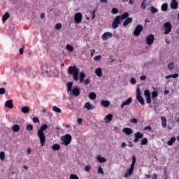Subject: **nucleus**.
<instances>
[{
    "instance_id": "1",
    "label": "nucleus",
    "mask_w": 179,
    "mask_h": 179,
    "mask_svg": "<svg viewBox=\"0 0 179 179\" xmlns=\"http://www.w3.org/2000/svg\"><path fill=\"white\" fill-rule=\"evenodd\" d=\"M46 129H48V125L42 124L37 132L38 138H39L41 148H43L45 145L46 138L44 131H45Z\"/></svg>"
},
{
    "instance_id": "2",
    "label": "nucleus",
    "mask_w": 179,
    "mask_h": 179,
    "mask_svg": "<svg viewBox=\"0 0 179 179\" xmlns=\"http://www.w3.org/2000/svg\"><path fill=\"white\" fill-rule=\"evenodd\" d=\"M68 73L69 75H73V78L75 80H79V69L76 66L73 65L69 66Z\"/></svg>"
},
{
    "instance_id": "3",
    "label": "nucleus",
    "mask_w": 179,
    "mask_h": 179,
    "mask_svg": "<svg viewBox=\"0 0 179 179\" xmlns=\"http://www.w3.org/2000/svg\"><path fill=\"white\" fill-rule=\"evenodd\" d=\"M73 86V83L69 82L67 83V92H71L72 96H80V89L78 86H74V87L72 89V87Z\"/></svg>"
},
{
    "instance_id": "4",
    "label": "nucleus",
    "mask_w": 179,
    "mask_h": 179,
    "mask_svg": "<svg viewBox=\"0 0 179 179\" xmlns=\"http://www.w3.org/2000/svg\"><path fill=\"white\" fill-rule=\"evenodd\" d=\"M136 163V157L135 155L132 156V162L131 164L130 168L127 170V172L124 173V177L126 178L129 177V176H132L134 173V169H135V164Z\"/></svg>"
},
{
    "instance_id": "5",
    "label": "nucleus",
    "mask_w": 179,
    "mask_h": 179,
    "mask_svg": "<svg viewBox=\"0 0 179 179\" xmlns=\"http://www.w3.org/2000/svg\"><path fill=\"white\" fill-rule=\"evenodd\" d=\"M61 141L63 142L64 146H68L72 142V136L71 134H65L61 137Z\"/></svg>"
},
{
    "instance_id": "6",
    "label": "nucleus",
    "mask_w": 179,
    "mask_h": 179,
    "mask_svg": "<svg viewBox=\"0 0 179 179\" xmlns=\"http://www.w3.org/2000/svg\"><path fill=\"white\" fill-rule=\"evenodd\" d=\"M141 89L137 87L136 89V99L138 100V103H141V106H145V99L141 95Z\"/></svg>"
},
{
    "instance_id": "7",
    "label": "nucleus",
    "mask_w": 179,
    "mask_h": 179,
    "mask_svg": "<svg viewBox=\"0 0 179 179\" xmlns=\"http://www.w3.org/2000/svg\"><path fill=\"white\" fill-rule=\"evenodd\" d=\"M164 34H170V32L171 31V29H173V26L171 25V22H166L164 24Z\"/></svg>"
},
{
    "instance_id": "8",
    "label": "nucleus",
    "mask_w": 179,
    "mask_h": 179,
    "mask_svg": "<svg viewBox=\"0 0 179 179\" xmlns=\"http://www.w3.org/2000/svg\"><path fill=\"white\" fill-rule=\"evenodd\" d=\"M118 24H121V17L120 15L116 16L114 19L112 23L113 29H118Z\"/></svg>"
},
{
    "instance_id": "9",
    "label": "nucleus",
    "mask_w": 179,
    "mask_h": 179,
    "mask_svg": "<svg viewBox=\"0 0 179 179\" xmlns=\"http://www.w3.org/2000/svg\"><path fill=\"white\" fill-rule=\"evenodd\" d=\"M143 30V27L141 24H138L136 27L134 31V36H136V37H138L142 33V31Z\"/></svg>"
},
{
    "instance_id": "10",
    "label": "nucleus",
    "mask_w": 179,
    "mask_h": 179,
    "mask_svg": "<svg viewBox=\"0 0 179 179\" xmlns=\"http://www.w3.org/2000/svg\"><path fill=\"white\" fill-rule=\"evenodd\" d=\"M145 41L148 45H152V44H153V43L155 42V35L153 34L148 35L146 37Z\"/></svg>"
},
{
    "instance_id": "11",
    "label": "nucleus",
    "mask_w": 179,
    "mask_h": 179,
    "mask_svg": "<svg viewBox=\"0 0 179 179\" xmlns=\"http://www.w3.org/2000/svg\"><path fill=\"white\" fill-rule=\"evenodd\" d=\"M142 138H143V134H142L139 131H137L136 134H134V139L133 142L134 143H138L139 140L142 139Z\"/></svg>"
},
{
    "instance_id": "12",
    "label": "nucleus",
    "mask_w": 179,
    "mask_h": 179,
    "mask_svg": "<svg viewBox=\"0 0 179 179\" xmlns=\"http://www.w3.org/2000/svg\"><path fill=\"white\" fill-rule=\"evenodd\" d=\"M82 13H77L75 14L74 15V21L75 23L79 24L80 23V22H82Z\"/></svg>"
},
{
    "instance_id": "13",
    "label": "nucleus",
    "mask_w": 179,
    "mask_h": 179,
    "mask_svg": "<svg viewBox=\"0 0 179 179\" xmlns=\"http://www.w3.org/2000/svg\"><path fill=\"white\" fill-rule=\"evenodd\" d=\"M113 38V33L111 32H105L102 36L101 38L102 40H108V38Z\"/></svg>"
},
{
    "instance_id": "14",
    "label": "nucleus",
    "mask_w": 179,
    "mask_h": 179,
    "mask_svg": "<svg viewBox=\"0 0 179 179\" xmlns=\"http://www.w3.org/2000/svg\"><path fill=\"white\" fill-rule=\"evenodd\" d=\"M132 103V98L129 97L121 104V108H124L125 106H129Z\"/></svg>"
},
{
    "instance_id": "15",
    "label": "nucleus",
    "mask_w": 179,
    "mask_h": 179,
    "mask_svg": "<svg viewBox=\"0 0 179 179\" xmlns=\"http://www.w3.org/2000/svg\"><path fill=\"white\" fill-rule=\"evenodd\" d=\"M122 132L126 135H131V134H134V130L131 128L125 127L123 129Z\"/></svg>"
},
{
    "instance_id": "16",
    "label": "nucleus",
    "mask_w": 179,
    "mask_h": 179,
    "mask_svg": "<svg viewBox=\"0 0 179 179\" xmlns=\"http://www.w3.org/2000/svg\"><path fill=\"white\" fill-rule=\"evenodd\" d=\"M171 9H177L178 8V2H177V0H171Z\"/></svg>"
},
{
    "instance_id": "17",
    "label": "nucleus",
    "mask_w": 179,
    "mask_h": 179,
    "mask_svg": "<svg viewBox=\"0 0 179 179\" xmlns=\"http://www.w3.org/2000/svg\"><path fill=\"white\" fill-rule=\"evenodd\" d=\"M5 107L8 108H13V100H8L5 103Z\"/></svg>"
},
{
    "instance_id": "18",
    "label": "nucleus",
    "mask_w": 179,
    "mask_h": 179,
    "mask_svg": "<svg viewBox=\"0 0 179 179\" xmlns=\"http://www.w3.org/2000/svg\"><path fill=\"white\" fill-rule=\"evenodd\" d=\"M100 104L102 107H105V108H107V107H110V101H108L107 100L101 101Z\"/></svg>"
},
{
    "instance_id": "19",
    "label": "nucleus",
    "mask_w": 179,
    "mask_h": 179,
    "mask_svg": "<svg viewBox=\"0 0 179 179\" xmlns=\"http://www.w3.org/2000/svg\"><path fill=\"white\" fill-rule=\"evenodd\" d=\"M10 17V15L9 14V12H6L5 14L2 16V22L3 23H5L8 19Z\"/></svg>"
},
{
    "instance_id": "20",
    "label": "nucleus",
    "mask_w": 179,
    "mask_h": 179,
    "mask_svg": "<svg viewBox=\"0 0 179 179\" xmlns=\"http://www.w3.org/2000/svg\"><path fill=\"white\" fill-rule=\"evenodd\" d=\"M132 17H128L127 18L124 22H123V27H127V25L129 24V23H132Z\"/></svg>"
},
{
    "instance_id": "21",
    "label": "nucleus",
    "mask_w": 179,
    "mask_h": 179,
    "mask_svg": "<svg viewBox=\"0 0 179 179\" xmlns=\"http://www.w3.org/2000/svg\"><path fill=\"white\" fill-rule=\"evenodd\" d=\"M96 159L99 163H106V162H107V159L101 157V155H97Z\"/></svg>"
},
{
    "instance_id": "22",
    "label": "nucleus",
    "mask_w": 179,
    "mask_h": 179,
    "mask_svg": "<svg viewBox=\"0 0 179 179\" xmlns=\"http://www.w3.org/2000/svg\"><path fill=\"white\" fill-rule=\"evenodd\" d=\"M21 111L23 114H29V113H30V108L29 106H23L21 108Z\"/></svg>"
},
{
    "instance_id": "23",
    "label": "nucleus",
    "mask_w": 179,
    "mask_h": 179,
    "mask_svg": "<svg viewBox=\"0 0 179 179\" xmlns=\"http://www.w3.org/2000/svg\"><path fill=\"white\" fill-rule=\"evenodd\" d=\"M84 108H87V110H93L94 108L93 107V105L90 103V102H86L84 106Z\"/></svg>"
},
{
    "instance_id": "24",
    "label": "nucleus",
    "mask_w": 179,
    "mask_h": 179,
    "mask_svg": "<svg viewBox=\"0 0 179 179\" xmlns=\"http://www.w3.org/2000/svg\"><path fill=\"white\" fill-rule=\"evenodd\" d=\"M85 78H86V74L83 71H81L80 73V83L85 82Z\"/></svg>"
},
{
    "instance_id": "25",
    "label": "nucleus",
    "mask_w": 179,
    "mask_h": 179,
    "mask_svg": "<svg viewBox=\"0 0 179 179\" xmlns=\"http://www.w3.org/2000/svg\"><path fill=\"white\" fill-rule=\"evenodd\" d=\"M106 124H110V121H113V115L108 114L105 117Z\"/></svg>"
},
{
    "instance_id": "26",
    "label": "nucleus",
    "mask_w": 179,
    "mask_h": 179,
    "mask_svg": "<svg viewBox=\"0 0 179 179\" xmlns=\"http://www.w3.org/2000/svg\"><path fill=\"white\" fill-rule=\"evenodd\" d=\"M95 73L96 76L99 78H101L103 76V71H101V68H98L95 70Z\"/></svg>"
},
{
    "instance_id": "27",
    "label": "nucleus",
    "mask_w": 179,
    "mask_h": 179,
    "mask_svg": "<svg viewBox=\"0 0 179 179\" xmlns=\"http://www.w3.org/2000/svg\"><path fill=\"white\" fill-rule=\"evenodd\" d=\"M161 121L162 127L164 128H166V127H167V119L166 118V117H162Z\"/></svg>"
},
{
    "instance_id": "28",
    "label": "nucleus",
    "mask_w": 179,
    "mask_h": 179,
    "mask_svg": "<svg viewBox=\"0 0 179 179\" xmlns=\"http://www.w3.org/2000/svg\"><path fill=\"white\" fill-rule=\"evenodd\" d=\"M52 150H59L61 149V145L59 144H53L51 147Z\"/></svg>"
},
{
    "instance_id": "29",
    "label": "nucleus",
    "mask_w": 179,
    "mask_h": 179,
    "mask_svg": "<svg viewBox=\"0 0 179 179\" xmlns=\"http://www.w3.org/2000/svg\"><path fill=\"white\" fill-rule=\"evenodd\" d=\"M129 16V13L128 12H125L122 15H120V20H124V19H127Z\"/></svg>"
},
{
    "instance_id": "30",
    "label": "nucleus",
    "mask_w": 179,
    "mask_h": 179,
    "mask_svg": "<svg viewBox=\"0 0 179 179\" xmlns=\"http://www.w3.org/2000/svg\"><path fill=\"white\" fill-rule=\"evenodd\" d=\"M168 8H169V5L167 4V3H164L162 5L161 9H162V12H166Z\"/></svg>"
},
{
    "instance_id": "31",
    "label": "nucleus",
    "mask_w": 179,
    "mask_h": 179,
    "mask_svg": "<svg viewBox=\"0 0 179 179\" xmlns=\"http://www.w3.org/2000/svg\"><path fill=\"white\" fill-rule=\"evenodd\" d=\"M176 142V137H171L170 141H168L167 145L169 146H171L173 145V143H174Z\"/></svg>"
},
{
    "instance_id": "32",
    "label": "nucleus",
    "mask_w": 179,
    "mask_h": 179,
    "mask_svg": "<svg viewBox=\"0 0 179 179\" xmlns=\"http://www.w3.org/2000/svg\"><path fill=\"white\" fill-rule=\"evenodd\" d=\"M13 132H19L20 131V126L19 124H15L13 127Z\"/></svg>"
},
{
    "instance_id": "33",
    "label": "nucleus",
    "mask_w": 179,
    "mask_h": 179,
    "mask_svg": "<svg viewBox=\"0 0 179 179\" xmlns=\"http://www.w3.org/2000/svg\"><path fill=\"white\" fill-rule=\"evenodd\" d=\"M66 50H67V51H70V52H73V46L68 44L66 45Z\"/></svg>"
},
{
    "instance_id": "34",
    "label": "nucleus",
    "mask_w": 179,
    "mask_h": 179,
    "mask_svg": "<svg viewBox=\"0 0 179 179\" xmlns=\"http://www.w3.org/2000/svg\"><path fill=\"white\" fill-rule=\"evenodd\" d=\"M148 141L147 138H144L141 140V145L142 146H145V145H148Z\"/></svg>"
},
{
    "instance_id": "35",
    "label": "nucleus",
    "mask_w": 179,
    "mask_h": 179,
    "mask_svg": "<svg viewBox=\"0 0 179 179\" xmlns=\"http://www.w3.org/2000/svg\"><path fill=\"white\" fill-rule=\"evenodd\" d=\"M89 98L90 99V100H94L96 99V93L90 92L89 94Z\"/></svg>"
},
{
    "instance_id": "36",
    "label": "nucleus",
    "mask_w": 179,
    "mask_h": 179,
    "mask_svg": "<svg viewBox=\"0 0 179 179\" xmlns=\"http://www.w3.org/2000/svg\"><path fill=\"white\" fill-rule=\"evenodd\" d=\"M178 76V73L175 74H171L166 77V79H169V78H173V79H176V78Z\"/></svg>"
},
{
    "instance_id": "37",
    "label": "nucleus",
    "mask_w": 179,
    "mask_h": 179,
    "mask_svg": "<svg viewBox=\"0 0 179 179\" xmlns=\"http://www.w3.org/2000/svg\"><path fill=\"white\" fill-rule=\"evenodd\" d=\"M146 1L147 0H143V2L141 4V8L143 10H144V9H146Z\"/></svg>"
},
{
    "instance_id": "38",
    "label": "nucleus",
    "mask_w": 179,
    "mask_h": 179,
    "mask_svg": "<svg viewBox=\"0 0 179 179\" xmlns=\"http://www.w3.org/2000/svg\"><path fill=\"white\" fill-rule=\"evenodd\" d=\"M52 110L53 111H55V113H62V110H61V108L57 107V106H53L52 107Z\"/></svg>"
},
{
    "instance_id": "39",
    "label": "nucleus",
    "mask_w": 179,
    "mask_h": 179,
    "mask_svg": "<svg viewBox=\"0 0 179 179\" xmlns=\"http://www.w3.org/2000/svg\"><path fill=\"white\" fill-rule=\"evenodd\" d=\"M55 29H56V30H61V29H62V24L61 23L56 24Z\"/></svg>"
},
{
    "instance_id": "40",
    "label": "nucleus",
    "mask_w": 179,
    "mask_h": 179,
    "mask_svg": "<svg viewBox=\"0 0 179 179\" xmlns=\"http://www.w3.org/2000/svg\"><path fill=\"white\" fill-rule=\"evenodd\" d=\"M168 69H169V71L174 69V63L173 62L169 63L168 64Z\"/></svg>"
},
{
    "instance_id": "41",
    "label": "nucleus",
    "mask_w": 179,
    "mask_h": 179,
    "mask_svg": "<svg viewBox=\"0 0 179 179\" xmlns=\"http://www.w3.org/2000/svg\"><path fill=\"white\" fill-rule=\"evenodd\" d=\"M70 179H79V176H78L76 174L71 173L70 175Z\"/></svg>"
},
{
    "instance_id": "42",
    "label": "nucleus",
    "mask_w": 179,
    "mask_h": 179,
    "mask_svg": "<svg viewBox=\"0 0 179 179\" xmlns=\"http://www.w3.org/2000/svg\"><path fill=\"white\" fill-rule=\"evenodd\" d=\"M90 170H92V166H90V165L85 166V171H87V173H89V171H90Z\"/></svg>"
},
{
    "instance_id": "43",
    "label": "nucleus",
    "mask_w": 179,
    "mask_h": 179,
    "mask_svg": "<svg viewBox=\"0 0 179 179\" xmlns=\"http://www.w3.org/2000/svg\"><path fill=\"white\" fill-rule=\"evenodd\" d=\"M144 96H145V97L150 96V91H149V90H145L144 91Z\"/></svg>"
},
{
    "instance_id": "44",
    "label": "nucleus",
    "mask_w": 179,
    "mask_h": 179,
    "mask_svg": "<svg viewBox=\"0 0 179 179\" xmlns=\"http://www.w3.org/2000/svg\"><path fill=\"white\" fill-rule=\"evenodd\" d=\"M111 13H113V15H117V13H118L117 8H112Z\"/></svg>"
},
{
    "instance_id": "45",
    "label": "nucleus",
    "mask_w": 179,
    "mask_h": 179,
    "mask_svg": "<svg viewBox=\"0 0 179 179\" xmlns=\"http://www.w3.org/2000/svg\"><path fill=\"white\" fill-rule=\"evenodd\" d=\"M157 96H158L157 92L153 91L152 92V99H156V97H157Z\"/></svg>"
},
{
    "instance_id": "46",
    "label": "nucleus",
    "mask_w": 179,
    "mask_h": 179,
    "mask_svg": "<svg viewBox=\"0 0 179 179\" xmlns=\"http://www.w3.org/2000/svg\"><path fill=\"white\" fill-rule=\"evenodd\" d=\"M0 159L1 160H3L5 159V152L1 151L0 152Z\"/></svg>"
},
{
    "instance_id": "47",
    "label": "nucleus",
    "mask_w": 179,
    "mask_h": 179,
    "mask_svg": "<svg viewBox=\"0 0 179 179\" xmlns=\"http://www.w3.org/2000/svg\"><path fill=\"white\" fill-rule=\"evenodd\" d=\"M98 173L99 174H104V171L103 170V168H101V166H99Z\"/></svg>"
},
{
    "instance_id": "48",
    "label": "nucleus",
    "mask_w": 179,
    "mask_h": 179,
    "mask_svg": "<svg viewBox=\"0 0 179 179\" xmlns=\"http://www.w3.org/2000/svg\"><path fill=\"white\" fill-rule=\"evenodd\" d=\"M146 103L150 104L152 103V98L150 96H146Z\"/></svg>"
},
{
    "instance_id": "49",
    "label": "nucleus",
    "mask_w": 179,
    "mask_h": 179,
    "mask_svg": "<svg viewBox=\"0 0 179 179\" xmlns=\"http://www.w3.org/2000/svg\"><path fill=\"white\" fill-rule=\"evenodd\" d=\"M89 83H90V78H87L86 80L84 81V85L87 86V85H89Z\"/></svg>"
},
{
    "instance_id": "50",
    "label": "nucleus",
    "mask_w": 179,
    "mask_h": 179,
    "mask_svg": "<svg viewBox=\"0 0 179 179\" xmlns=\"http://www.w3.org/2000/svg\"><path fill=\"white\" fill-rule=\"evenodd\" d=\"M151 12H152V13H157V12H158V10H157V8L152 6L151 7Z\"/></svg>"
},
{
    "instance_id": "51",
    "label": "nucleus",
    "mask_w": 179,
    "mask_h": 179,
    "mask_svg": "<svg viewBox=\"0 0 179 179\" xmlns=\"http://www.w3.org/2000/svg\"><path fill=\"white\" fill-rule=\"evenodd\" d=\"M27 131H33V125H31V124H28V125L27 126Z\"/></svg>"
},
{
    "instance_id": "52",
    "label": "nucleus",
    "mask_w": 179,
    "mask_h": 179,
    "mask_svg": "<svg viewBox=\"0 0 179 179\" xmlns=\"http://www.w3.org/2000/svg\"><path fill=\"white\" fill-rule=\"evenodd\" d=\"M6 90L3 87L0 88V94H5Z\"/></svg>"
},
{
    "instance_id": "53",
    "label": "nucleus",
    "mask_w": 179,
    "mask_h": 179,
    "mask_svg": "<svg viewBox=\"0 0 179 179\" xmlns=\"http://www.w3.org/2000/svg\"><path fill=\"white\" fill-rule=\"evenodd\" d=\"M130 83H131V85H135L136 83V80L134 78H131L130 79Z\"/></svg>"
},
{
    "instance_id": "54",
    "label": "nucleus",
    "mask_w": 179,
    "mask_h": 179,
    "mask_svg": "<svg viewBox=\"0 0 179 179\" xmlns=\"http://www.w3.org/2000/svg\"><path fill=\"white\" fill-rule=\"evenodd\" d=\"M33 122H34L35 124L36 122H40V120L37 117H33Z\"/></svg>"
},
{
    "instance_id": "55",
    "label": "nucleus",
    "mask_w": 179,
    "mask_h": 179,
    "mask_svg": "<svg viewBox=\"0 0 179 179\" xmlns=\"http://www.w3.org/2000/svg\"><path fill=\"white\" fill-rule=\"evenodd\" d=\"M144 131H152V127H150V126H147L144 127Z\"/></svg>"
},
{
    "instance_id": "56",
    "label": "nucleus",
    "mask_w": 179,
    "mask_h": 179,
    "mask_svg": "<svg viewBox=\"0 0 179 179\" xmlns=\"http://www.w3.org/2000/svg\"><path fill=\"white\" fill-rule=\"evenodd\" d=\"M101 58V55H97L94 57V59L95 61H100V59Z\"/></svg>"
},
{
    "instance_id": "57",
    "label": "nucleus",
    "mask_w": 179,
    "mask_h": 179,
    "mask_svg": "<svg viewBox=\"0 0 179 179\" xmlns=\"http://www.w3.org/2000/svg\"><path fill=\"white\" fill-rule=\"evenodd\" d=\"M131 122H132L133 124H136L138 122V119L136 118H132L131 120Z\"/></svg>"
},
{
    "instance_id": "58",
    "label": "nucleus",
    "mask_w": 179,
    "mask_h": 179,
    "mask_svg": "<svg viewBox=\"0 0 179 179\" xmlns=\"http://www.w3.org/2000/svg\"><path fill=\"white\" fill-rule=\"evenodd\" d=\"M91 15H92V19H94V17H96V10H92V12L91 13Z\"/></svg>"
},
{
    "instance_id": "59",
    "label": "nucleus",
    "mask_w": 179,
    "mask_h": 179,
    "mask_svg": "<svg viewBox=\"0 0 179 179\" xmlns=\"http://www.w3.org/2000/svg\"><path fill=\"white\" fill-rule=\"evenodd\" d=\"M23 52H24V47H22L20 49V55H22Z\"/></svg>"
},
{
    "instance_id": "60",
    "label": "nucleus",
    "mask_w": 179,
    "mask_h": 179,
    "mask_svg": "<svg viewBox=\"0 0 179 179\" xmlns=\"http://www.w3.org/2000/svg\"><path fill=\"white\" fill-rule=\"evenodd\" d=\"M83 122V120L82 118H78V124H82Z\"/></svg>"
},
{
    "instance_id": "61",
    "label": "nucleus",
    "mask_w": 179,
    "mask_h": 179,
    "mask_svg": "<svg viewBox=\"0 0 179 179\" xmlns=\"http://www.w3.org/2000/svg\"><path fill=\"white\" fill-rule=\"evenodd\" d=\"M90 52H91V57H93V55H94V52H96V50L93 49L90 51Z\"/></svg>"
},
{
    "instance_id": "62",
    "label": "nucleus",
    "mask_w": 179,
    "mask_h": 179,
    "mask_svg": "<svg viewBox=\"0 0 179 179\" xmlns=\"http://www.w3.org/2000/svg\"><path fill=\"white\" fill-rule=\"evenodd\" d=\"M140 79H141V80H145V79H146V76H141L140 77Z\"/></svg>"
},
{
    "instance_id": "63",
    "label": "nucleus",
    "mask_w": 179,
    "mask_h": 179,
    "mask_svg": "<svg viewBox=\"0 0 179 179\" xmlns=\"http://www.w3.org/2000/svg\"><path fill=\"white\" fill-rule=\"evenodd\" d=\"M44 17H45V14H44V13L41 14V19H44Z\"/></svg>"
},
{
    "instance_id": "64",
    "label": "nucleus",
    "mask_w": 179,
    "mask_h": 179,
    "mask_svg": "<svg viewBox=\"0 0 179 179\" xmlns=\"http://www.w3.org/2000/svg\"><path fill=\"white\" fill-rule=\"evenodd\" d=\"M121 146H122V148H125V146H127V143H122Z\"/></svg>"
}]
</instances>
